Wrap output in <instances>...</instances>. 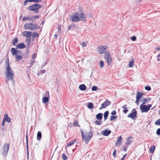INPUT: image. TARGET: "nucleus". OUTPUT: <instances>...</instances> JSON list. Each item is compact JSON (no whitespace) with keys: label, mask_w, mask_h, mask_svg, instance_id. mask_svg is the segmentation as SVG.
Segmentation results:
<instances>
[{"label":"nucleus","mask_w":160,"mask_h":160,"mask_svg":"<svg viewBox=\"0 0 160 160\" xmlns=\"http://www.w3.org/2000/svg\"><path fill=\"white\" fill-rule=\"evenodd\" d=\"M28 2V0H26L24 2V5L25 6L27 4V3Z\"/></svg>","instance_id":"obj_62"},{"label":"nucleus","mask_w":160,"mask_h":160,"mask_svg":"<svg viewBox=\"0 0 160 160\" xmlns=\"http://www.w3.org/2000/svg\"><path fill=\"white\" fill-rule=\"evenodd\" d=\"M74 142H75V141H73V140H72L71 141H70L68 143L67 145L68 146H69L73 145Z\"/></svg>","instance_id":"obj_35"},{"label":"nucleus","mask_w":160,"mask_h":160,"mask_svg":"<svg viewBox=\"0 0 160 160\" xmlns=\"http://www.w3.org/2000/svg\"><path fill=\"white\" fill-rule=\"evenodd\" d=\"M95 123L96 124L99 125H101L102 123V122L101 121L97 120H96L95 122Z\"/></svg>","instance_id":"obj_42"},{"label":"nucleus","mask_w":160,"mask_h":160,"mask_svg":"<svg viewBox=\"0 0 160 160\" xmlns=\"http://www.w3.org/2000/svg\"><path fill=\"white\" fill-rule=\"evenodd\" d=\"M46 70H42L39 73H38L37 75L39 76L40 74H42L45 72Z\"/></svg>","instance_id":"obj_38"},{"label":"nucleus","mask_w":160,"mask_h":160,"mask_svg":"<svg viewBox=\"0 0 160 160\" xmlns=\"http://www.w3.org/2000/svg\"><path fill=\"white\" fill-rule=\"evenodd\" d=\"M106 46H102L99 47L98 49V52L101 54H102L105 52Z\"/></svg>","instance_id":"obj_10"},{"label":"nucleus","mask_w":160,"mask_h":160,"mask_svg":"<svg viewBox=\"0 0 160 160\" xmlns=\"http://www.w3.org/2000/svg\"><path fill=\"white\" fill-rule=\"evenodd\" d=\"M111 133V131L106 129L101 132V134L105 136H108Z\"/></svg>","instance_id":"obj_13"},{"label":"nucleus","mask_w":160,"mask_h":160,"mask_svg":"<svg viewBox=\"0 0 160 160\" xmlns=\"http://www.w3.org/2000/svg\"><path fill=\"white\" fill-rule=\"evenodd\" d=\"M42 102L44 103L47 102L48 101V98L47 97H44L42 98Z\"/></svg>","instance_id":"obj_27"},{"label":"nucleus","mask_w":160,"mask_h":160,"mask_svg":"<svg viewBox=\"0 0 160 160\" xmlns=\"http://www.w3.org/2000/svg\"><path fill=\"white\" fill-rule=\"evenodd\" d=\"M73 125L76 126H77L78 127H80V126L78 124V122L77 121H75V122H74L73 123Z\"/></svg>","instance_id":"obj_43"},{"label":"nucleus","mask_w":160,"mask_h":160,"mask_svg":"<svg viewBox=\"0 0 160 160\" xmlns=\"http://www.w3.org/2000/svg\"><path fill=\"white\" fill-rule=\"evenodd\" d=\"M58 32H60L61 33V26H58Z\"/></svg>","instance_id":"obj_58"},{"label":"nucleus","mask_w":160,"mask_h":160,"mask_svg":"<svg viewBox=\"0 0 160 160\" xmlns=\"http://www.w3.org/2000/svg\"><path fill=\"white\" fill-rule=\"evenodd\" d=\"M127 155V154H125L123 156V157L122 158H121V160H123V159H124V158Z\"/></svg>","instance_id":"obj_64"},{"label":"nucleus","mask_w":160,"mask_h":160,"mask_svg":"<svg viewBox=\"0 0 160 160\" xmlns=\"http://www.w3.org/2000/svg\"><path fill=\"white\" fill-rule=\"evenodd\" d=\"M32 23H26L25 24L24 27L26 29H29L31 30Z\"/></svg>","instance_id":"obj_17"},{"label":"nucleus","mask_w":160,"mask_h":160,"mask_svg":"<svg viewBox=\"0 0 160 160\" xmlns=\"http://www.w3.org/2000/svg\"><path fill=\"white\" fill-rule=\"evenodd\" d=\"M104 58L107 62L108 66H110L111 64V62L112 61V58L111 56V55L110 53L106 52L104 56Z\"/></svg>","instance_id":"obj_5"},{"label":"nucleus","mask_w":160,"mask_h":160,"mask_svg":"<svg viewBox=\"0 0 160 160\" xmlns=\"http://www.w3.org/2000/svg\"><path fill=\"white\" fill-rule=\"evenodd\" d=\"M148 101V98H143L142 100V101H143L144 102H145H145H147Z\"/></svg>","instance_id":"obj_53"},{"label":"nucleus","mask_w":160,"mask_h":160,"mask_svg":"<svg viewBox=\"0 0 160 160\" xmlns=\"http://www.w3.org/2000/svg\"><path fill=\"white\" fill-rule=\"evenodd\" d=\"M32 32L30 31H25L22 32V35L23 36L27 37V38H31Z\"/></svg>","instance_id":"obj_11"},{"label":"nucleus","mask_w":160,"mask_h":160,"mask_svg":"<svg viewBox=\"0 0 160 160\" xmlns=\"http://www.w3.org/2000/svg\"><path fill=\"white\" fill-rule=\"evenodd\" d=\"M116 113V112L115 110H113L111 113V114L112 115H115Z\"/></svg>","instance_id":"obj_55"},{"label":"nucleus","mask_w":160,"mask_h":160,"mask_svg":"<svg viewBox=\"0 0 160 160\" xmlns=\"http://www.w3.org/2000/svg\"><path fill=\"white\" fill-rule=\"evenodd\" d=\"M131 39L132 41H135L136 40V38L135 36H133L131 38Z\"/></svg>","instance_id":"obj_50"},{"label":"nucleus","mask_w":160,"mask_h":160,"mask_svg":"<svg viewBox=\"0 0 160 160\" xmlns=\"http://www.w3.org/2000/svg\"><path fill=\"white\" fill-rule=\"evenodd\" d=\"M111 103V102L108 101V100H106L102 104V107H101L99 109L101 110L103 108H105L107 106L110 105Z\"/></svg>","instance_id":"obj_9"},{"label":"nucleus","mask_w":160,"mask_h":160,"mask_svg":"<svg viewBox=\"0 0 160 160\" xmlns=\"http://www.w3.org/2000/svg\"><path fill=\"white\" fill-rule=\"evenodd\" d=\"M62 157L63 160H66L67 159V156L64 154H62Z\"/></svg>","instance_id":"obj_37"},{"label":"nucleus","mask_w":160,"mask_h":160,"mask_svg":"<svg viewBox=\"0 0 160 160\" xmlns=\"http://www.w3.org/2000/svg\"><path fill=\"white\" fill-rule=\"evenodd\" d=\"M18 40L17 38H15L12 42V44L13 45H14L15 44L17 43L18 42Z\"/></svg>","instance_id":"obj_33"},{"label":"nucleus","mask_w":160,"mask_h":160,"mask_svg":"<svg viewBox=\"0 0 160 160\" xmlns=\"http://www.w3.org/2000/svg\"><path fill=\"white\" fill-rule=\"evenodd\" d=\"M38 34L36 32H33L32 34V37H38Z\"/></svg>","instance_id":"obj_45"},{"label":"nucleus","mask_w":160,"mask_h":160,"mask_svg":"<svg viewBox=\"0 0 160 160\" xmlns=\"http://www.w3.org/2000/svg\"><path fill=\"white\" fill-rule=\"evenodd\" d=\"M77 27V26H76L75 25H74L73 24H72L69 26L68 29H70L71 28H75Z\"/></svg>","instance_id":"obj_36"},{"label":"nucleus","mask_w":160,"mask_h":160,"mask_svg":"<svg viewBox=\"0 0 160 160\" xmlns=\"http://www.w3.org/2000/svg\"><path fill=\"white\" fill-rule=\"evenodd\" d=\"M17 50H16V49L14 48H11V52L13 56H14L15 55H17Z\"/></svg>","instance_id":"obj_19"},{"label":"nucleus","mask_w":160,"mask_h":160,"mask_svg":"<svg viewBox=\"0 0 160 160\" xmlns=\"http://www.w3.org/2000/svg\"><path fill=\"white\" fill-rule=\"evenodd\" d=\"M160 57V54H158V55L157 57V60H158V61H159L160 60V59H159V57Z\"/></svg>","instance_id":"obj_63"},{"label":"nucleus","mask_w":160,"mask_h":160,"mask_svg":"<svg viewBox=\"0 0 160 160\" xmlns=\"http://www.w3.org/2000/svg\"><path fill=\"white\" fill-rule=\"evenodd\" d=\"M116 152H117V150H114V152H113V157H116Z\"/></svg>","instance_id":"obj_52"},{"label":"nucleus","mask_w":160,"mask_h":160,"mask_svg":"<svg viewBox=\"0 0 160 160\" xmlns=\"http://www.w3.org/2000/svg\"><path fill=\"white\" fill-rule=\"evenodd\" d=\"M108 113H109V112L108 111H106L104 112V120H106L107 119L108 116Z\"/></svg>","instance_id":"obj_28"},{"label":"nucleus","mask_w":160,"mask_h":160,"mask_svg":"<svg viewBox=\"0 0 160 160\" xmlns=\"http://www.w3.org/2000/svg\"><path fill=\"white\" fill-rule=\"evenodd\" d=\"M145 104V102H143V103L140 105V109L142 110L141 111V112H147L149 110L146 105H143Z\"/></svg>","instance_id":"obj_8"},{"label":"nucleus","mask_w":160,"mask_h":160,"mask_svg":"<svg viewBox=\"0 0 160 160\" xmlns=\"http://www.w3.org/2000/svg\"><path fill=\"white\" fill-rule=\"evenodd\" d=\"M42 7V6L38 4H35L30 6L29 7L30 10L34 12L36 14L39 12V9Z\"/></svg>","instance_id":"obj_2"},{"label":"nucleus","mask_w":160,"mask_h":160,"mask_svg":"<svg viewBox=\"0 0 160 160\" xmlns=\"http://www.w3.org/2000/svg\"><path fill=\"white\" fill-rule=\"evenodd\" d=\"M26 43L28 45V47L30 46L31 42V38H27L26 39Z\"/></svg>","instance_id":"obj_22"},{"label":"nucleus","mask_w":160,"mask_h":160,"mask_svg":"<svg viewBox=\"0 0 160 160\" xmlns=\"http://www.w3.org/2000/svg\"><path fill=\"white\" fill-rule=\"evenodd\" d=\"M6 63L7 64V66L6 69H10L11 68L10 66L9 63V60H7L6 61Z\"/></svg>","instance_id":"obj_31"},{"label":"nucleus","mask_w":160,"mask_h":160,"mask_svg":"<svg viewBox=\"0 0 160 160\" xmlns=\"http://www.w3.org/2000/svg\"><path fill=\"white\" fill-rule=\"evenodd\" d=\"M132 137H129L128 138L127 141V142L126 143V144H127V145L126 146V147L129 145L131 143V142H132V141L130 139H132Z\"/></svg>","instance_id":"obj_21"},{"label":"nucleus","mask_w":160,"mask_h":160,"mask_svg":"<svg viewBox=\"0 0 160 160\" xmlns=\"http://www.w3.org/2000/svg\"><path fill=\"white\" fill-rule=\"evenodd\" d=\"M23 21H25L26 20H32V17H30V16H28L27 17H24L22 19Z\"/></svg>","instance_id":"obj_26"},{"label":"nucleus","mask_w":160,"mask_h":160,"mask_svg":"<svg viewBox=\"0 0 160 160\" xmlns=\"http://www.w3.org/2000/svg\"><path fill=\"white\" fill-rule=\"evenodd\" d=\"M26 143H27V149H28V137L27 135H26Z\"/></svg>","instance_id":"obj_54"},{"label":"nucleus","mask_w":160,"mask_h":160,"mask_svg":"<svg viewBox=\"0 0 160 160\" xmlns=\"http://www.w3.org/2000/svg\"><path fill=\"white\" fill-rule=\"evenodd\" d=\"M102 117V113H99L96 116V118L98 120H101Z\"/></svg>","instance_id":"obj_23"},{"label":"nucleus","mask_w":160,"mask_h":160,"mask_svg":"<svg viewBox=\"0 0 160 160\" xmlns=\"http://www.w3.org/2000/svg\"><path fill=\"white\" fill-rule=\"evenodd\" d=\"M39 28V26L36 23H32L31 30H34Z\"/></svg>","instance_id":"obj_14"},{"label":"nucleus","mask_w":160,"mask_h":160,"mask_svg":"<svg viewBox=\"0 0 160 160\" xmlns=\"http://www.w3.org/2000/svg\"><path fill=\"white\" fill-rule=\"evenodd\" d=\"M140 101V99L138 98H136V101H135L136 103L138 105Z\"/></svg>","instance_id":"obj_49"},{"label":"nucleus","mask_w":160,"mask_h":160,"mask_svg":"<svg viewBox=\"0 0 160 160\" xmlns=\"http://www.w3.org/2000/svg\"><path fill=\"white\" fill-rule=\"evenodd\" d=\"M146 106L148 108L149 110L150 108L152 107V105L151 104H148V105H146Z\"/></svg>","instance_id":"obj_60"},{"label":"nucleus","mask_w":160,"mask_h":160,"mask_svg":"<svg viewBox=\"0 0 160 160\" xmlns=\"http://www.w3.org/2000/svg\"><path fill=\"white\" fill-rule=\"evenodd\" d=\"M88 108L90 109H92L93 108V105L92 102H88Z\"/></svg>","instance_id":"obj_32"},{"label":"nucleus","mask_w":160,"mask_h":160,"mask_svg":"<svg viewBox=\"0 0 160 160\" xmlns=\"http://www.w3.org/2000/svg\"><path fill=\"white\" fill-rule=\"evenodd\" d=\"M79 88L82 91H84L86 89V87L84 84H81L79 86Z\"/></svg>","instance_id":"obj_20"},{"label":"nucleus","mask_w":160,"mask_h":160,"mask_svg":"<svg viewBox=\"0 0 160 160\" xmlns=\"http://www.w3.org/2000/svg\"><path fill=\"white\" fill-rule=\"evenodd\" d=\"M70 20L73 22H78L80 21L85 22L86 20L85 14L81 12H76L70 17Z\"/></svg>","instance_id":"obj_1"},{"label":"nucleus","mask_w":160,"mask_h":160,"mask_svg":"<svg viewBox=\"0 0 160 160\" xmlns=\"http://www.w3.org/2000/svg\"><path fill=\"white\" fill-rule=\"evenodd\" d=\"M81 45H82V47L86 46V43L85 42H83L81 44Z\"/></svg>","instance_id":"obj_57"},{"label":"nucleus","mask_w":160,"mask_h":160,"mask_svg":"<svg viewBox=\"0 0 160 160\" xmlns=\"http://www.w3.org/2000/svg\"><path fill=\"white\" fill-rule=\"evenodd\" d=\"M98 89L97 87L96 86H93L92 88V91H95Z\"/></svg>","instance_id":"obj_47"},{"label":"nucleus","mask_w":160,"mask_h":160,"mask_svg":"<svg viewBox=\"0 0 160 160\" xmlns=\"http://www.w3.org/2000/svg\"><path fill=\"white\" fill-rule=\"evenodd\" d=\"M5 121L4 120V119H2V126H4L5 125Z\"/></svg>","instance_id":"obj_59"},{"label":"nucleus","mask_w":160,"mask_h":160,"mask_svg":"<svg viewBox=\"0 0 160 160\" xmlns=\"http://www.w3.org/2000/svg\"><path fill=\"white\" fill-rule=\"evenodd\" d=\"M156 134L158 135H160V128L157 129L156 132Z\"/></svg>","instance_id":"obj_48"},{"label":"nucleus","mask_w":160,"mask_h":160,"mask_svg":"<svg viewBox=\"0 0 160 160\" xmlns=\"http://www.w3.org/2000/svg\"><path fill=\"white\" fill-rule=\"evenodd\" d=\"M6 70V77L7 79L8 80H12L14 78V74L13 71L11 68Z\"/></svg>","instance_id":"obj_3"},{"label":"nucleus","mask_w":160,"mask_h":160,"mask_svg":"<svg viewBox=\"0 0 160 160\" xmlns=\"http://www.w3.org/2000/svg\"><path fill=\"white\" fill-rule=\"evenodd\" d=\"M143 94L139 92H138L137 93V96L136 98L140 99L142 97Z\"/></svg>","instance_id":"obj_24"},{"label":"nucleus","mask_w":160,"mask_h":160,"mask_svg":"<svg viewBox=\"0 0 160 160\" xmlns=\"http://www.w3.org/2000/svg\"><path fill=\"white\" fill-rule=\"evenodd\" d=\"M26 47V45H24L23 42L19 43L17 46V48L19 49L24 48Z\"/></svg>","instance_id":"obj_15"},{"label":"nucleus","mask_w":160,"mask_h":160,"mask_svg":"<svg viewBox=\"0 0 160 160\" xmlns=\"http://www.w3.org/2000/svg\"><path fill=\"white\" fill-rule=\"evenodd\" d=\"M81 132L82 134V140L85 141L86 143H88L91 138L92 135V133L91 132H89L88 134V137H86V136H85L84 135L82 129L81 130Z\"/></svg>","instance_id":"obj_4"},{"label":"nucleus","mask_w":160,"mask_h":160,"mask_svg":"<svg viewBox=\"0 0 160 160\" xmlns=\"http://www.w3.org/2000/svg\"><path fill=\"white\" fill-rule=\"evenodd\" d=\"M16 56H17V57L16 58V59H17V60H16V62H18L22 58V57L21 55H17Z\"/></svg>","instance_id":"obj_29"},{"label":"nucleus","mask_w":160,"mask_h":160,"mask_svg":"<svg viewBox=\"0 0 160 160\" xmlns=\"http://www.w3.org/2000/svg\"><path fill=\"white\" fill-rule=\"evenodd\" d=\"M3 119L8 123L10 122L11 121L10 118L8 117V115L7 114H5L4 115Z\"/></svg>","instance_id":"obj_12"},{"label":"nucleus","mask_w":160,"mask_h":160,"mask_svg":"<svg viewBox=\"0 0 160 160\" xmlns=\"http://www.w3.org/2000/svg\"><path fill=\"white\" fill-rule=\"evenodd\" d=\"M155 146H151L149 149L150 152L151 153L153 152L155 150Z\"/></svg>","instance_id":"obj_30"},{"label":"nucleus","mask_w":160,"mask_h":160,"mask_svg":"<svg viewBox=\"0 0 160 160\" xmlns=\"http://www.w3.org/2000/svg\"><path fill=\"white\" fill-rule=\"evenodd\" d=\"M42 133L40 131H38L37 133V139L38 140H40L41 139Z\"/></svg>","instance_id":"obj_25"},{"label":"nucleus","mask_w":160,"mask_h":160,"mask_svg":"<svg viewBox=\"0 0 160 160\" xmlns=\"http://www.w3.org/2000/svg\"><path fill=\"white\" fill-rule=\"evenodd\" d=\"M145 88L146 90H147L148 91L151 90V88L148 86H146Z\"/></svg>","instance_id":"obj_44"},{"label":"nucleus","mask_w":160,"mask_h":160,"mask_svg":"<svg viewBox=\"0 0 160 160\" xmlns=\"http://www.w3.org/2000/svg\"><path fill=\"white\" fill-rule=\"evenodd\" d=\"M134 65V61L129 62L128 67H132Z\"/></svg>","instance_id":"obj_34"},{"label":"nucleus","mask_w":160,"mask_h":160,"mask_svg":"<svg viewBox=\"0 0 160 160\" xmlns=\"http://www.w3.org/2000/svg\"><path fill=\"white\" fill-rule=\"evenodd\" d=\"M22 52L20 50L18 51L17 52V55H21L22 54Z\"/></svg>","instance_id":"obj_51"},{"label":"nucleus","mask_w":160,"mask_h":160,"mask_svg":"<svg viewBox=\"0 0 160 160\" xmlns=\"http://www.w3.org/2000/svg\"><path fill=\"white\" fill-rule=\"evenodd\" d=\"M117 118V116H112L111 117L110 120L111 121L115 120Z\"/></svg>","instance_id":"obj_41"},{"label":"nucleus","mask_w":160,"mask_h":160,"mask_svg":"<svg viewBox=\"0 0 160 160\" xmlns=\"http://www.w3.org/2000/svg\"><path fill=\"white\" fill-rule=\"evenodd\" d=\"M104 66V63L102 61H100V67L101 68H102Z\"/></svg>","instance_id":"obj_40"},{"label":"nucleus","mask_w":160,"mask_h":160,"mask_svg":"<svg viewBox=\"0 0 160 160\" xmlns=\"http://www.w3.org/2000/svg\"><path fill=\"white\" fill-rule=\"evenodd\" d=\"M155 124L156 125H160V119H158L157 121H156Z\"/></svg>","instance_id":"obj_39"},{"label":"nucleus","mask_w":160,"mask_h":160,"mask_svg":"<svg viewBox=\"0 0 160 160\" xmlns=\"http://www.w3.org/2000/svg\"><path fill=\"white\" fill-rule=\"evenodd\" d=\"M137 112L135 109H133L131 113L128 114V117L132 119H134L137 117Z\"/></svg>","instance_id":"obj_7"},{"label":"nucleus","mask_w":160,"mask_h":160,"mask_svg":"<svg viewBox=\"0 0 160 160\" xmlns=\"http://www.w3.org/2000/svg\"><path fill=\"white\" fill-rule=\"evenodd\" d=\"M9 145L8 143L5 144L2 148V154L5 156H6L8 151Z\"/></svg>","instance_id":"obj_6"},{"label":"nucleus","mask_w":160,"mask_h":160,"mask_svg":"<svg viewBox=\"0 0 160 160\" xmlns=\"http://www.w3.org/2000/svg\"><path fill=\"white\" fill-rule=\"evenodd\" d=\"M36 55L34 53L32 55V59H34L36 58Z\"/></svg>","instance_id":"obj_56"},{"label":"nucleus","mask_w":160,"mask_h":160,"mask_svg":"<svg viewBox=\"0 0 160 160\" xmlns=\"http://www.w3.org/2000/svg\"><path fill=\"white\" fill-rule=\"evenodd\" d=\"M32 20H34V19H36L39 17V15H37L36 16H32Z\"/></svg>","instance_id":"obj_46"},{"label":"nucleus","mask_w":160,"mask_h":160,"mask_svg":"<svg viewBox=\"0 0 160 160\" xmlns=\"http://www.w3.org/2000/svg\"><path fill=\"white\" fill-rule=\"evenodd\" d=\"M122 138L121 136H120L118 138V140L117 143L115 144V145L117 146H120L121 144V142H122Z\"/></svg>","instance_id":"obj_16"},{"label":"nucleus","mask_w":160,"mask_h":160,"mask_svg":"<svg viewBox=\"0 0 160 160\" xmlns=\"http://www.w3.org/2000/svg\"><path fill=\"white\" fill-rule=\"evenodd\" d=\"M127 105H124L122 107V108L123 109L122 111V112L126 114L128 112V110L127 108Z\"/></svg>","instance_id":"obj_18"},{"label":"nucleus","mask_w":160,"mask_h":160,"mask_svg":"<svg viewBox=\"0 0 160 160\" xmlns=\"http://www.w3.org/2000/svg\"><path fill=\"white\" fill-rule=\"evenodd\" d=\"M41 1V0H34V2L36 3L40 2Z\"/></svg>","instance_id":"obj_61"}]
</instances>
